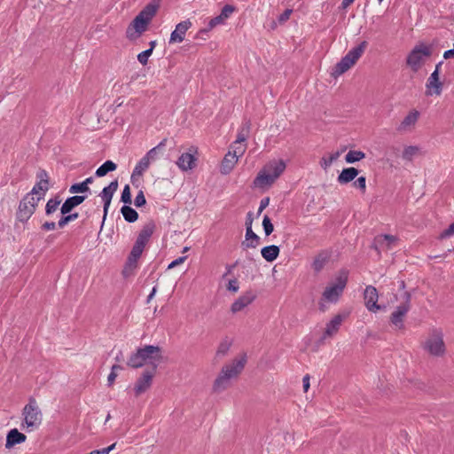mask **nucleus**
Masks as SVG:
<instances>
[{
    "label": "nucleus",
    "instance_id": "24",
    "mask_svg": "<svg viewBox=\"0 0 454 454\" xmlns=\"http://www.w3.org/2000/svg\"><path fill=\"white\" fill-rule=\"evenodd\" d=\"M155 227L156 226L153 221H149L146 223L141 229L136 241L146 246L155 231Z\"/></svg>",
    "mask_w": 454,
    "mask_h": 454
},
{
    "label": "nucleus",
    "instance_id": "9",
    "mask_svg": "<svg viewBox=\"0 0 454 454\" xmlns=\"http://www.w3.org/2000/svg\"><path fill=\"white\" fill-rule=\"evenodd\" d=\"M39 202L40 200L33 196V194H26L20 201L17 219L22 223L28 221L35 212Z\"/></svg>",
    "mask_w": 454,
    "mask_h": 454
},
{
    "label": "nucleus",
    "instance_id": "22",
    "mask_svg": "<svg viewBox=\"0 0 454 454\" xmlns=\"http://www.w3.org/2000/svg\"><path fill=\"white\" fill-rule=\"evenodd\" d=\"M27 436L20 433L17 428L10 430L6 436L5 448L11 449L16 444H20L26 442Z\"/></svg>",
    "mask_w": 454,
    "mask_h": 454
},
{
    "label": "nucleus",
    "instance_id": "20",
    "mask_svg": "<svg viewBox=\"0 0 454 454\" xmlns=\"http://www.w3.org/2000/svg\"><path fill=\"white\" fill-rule=\"evenodd\" d=\"M192 27V22L189 20H184L176 26L175 30L171 33L169 43H181L184 39L185 33Z\"/></svg>",
    "mask_w": 454,
    "mask_h": 454
},
{
    "label": "nucleus",
    "instance_id": "4",
    "mask_svg": "<svg viewBox=\"0 0 454 454\" xmlns=\"http://www.w3.org/2000/svg\"><path fill=\"white\" fill-rule=\"evenodd\" d=\"M286 167V162L283 160L269 161L255 177L254 185L259 188L270 186L285 171Z\"/></svg>",
    "mask_w": 454,
    "mask_h": 454
},
{
    "label": "nucleus",
    "instance_id": "28",
    "mask_svg": "<svg viewBox=\"0 0 454 454\" xmlns=\"http://www.w3.org/2000/svg\"><path fill=\"white\" fill-rule=\"evenodd\" d=\"M279 252V247L275 245L264 247L261 250L262 258L269 262L275 261L278 257Z\"/></svg>",
    "mask_w": 454,
    "mask_h": 454
},
{
    "label": "nucleus",
    "instance_id": "64",
    "mask_svg": "<svg viewBox=\"0 0 454 454\" xmlns=\"http://www.w3.org/2000/svg\"><path fill=\"white\" fill-rule=\"evenodd\" d=\"M99 454H109L110 452L106 448H103L101 450H98Z\"/></svg>",
    "mask_w": 454,
    "mask_h": 454
},
{
    "label": "nucleus",
    "instance_id": "2",
    "mask_svg": "<svg viewBox=\"0 0 454 454\" xmlns=\"http://www.w3.org/2000/svg\"><path fill=\"white\" fill-rule=\"evenodd\" d=\"M161 360L162 350L159 346L145 345L129 356L128 365L132 368H140L145 364H150L153 366L151 370L156 371Z\"/></svg>",
    "mask_w": 454,
    "mask_h": 454
},
{
    "label": "nucleus",
    "instance_id": "56",
    "mask_svg": "<svg viewBox=\"0 0 454 454\" xmlns=\"http://www.w3.org/2000/svg\"><path fill=\"white\" fill-rule=\"evenodd\" d=\"M210 30L206 27L204 28H201L198 31L197 35H196V38H200V39H206L205 38V35H207Z\"/></svg>",
    "mask_w": 454,
    "mask_h": 454
},
{
    "label": "nucleus",
    "instance_id": "54",
    "mask_svg": "<svg viewBox=\"0 0 454 454\" xmlns=\"http://www.w3.org/2000/svg\"><path fill=\"white\" fill-rule=\"evenodd\" d=\"M55 228H56V223L54 222H45L42 225V229H43L44 231H52V230H55Z\"/></svg>",
    "mask_w": 454,
    "mask_h": 454
},
{
    "label": "nucleus",
    "instance_id": "6",
    "mask_svg": "<svg viewBox=\"0 0 454 454\" xmlns=\"http://www.w3.org/2000/svg\"><path fill=\"white\" fill-rule=\"evenodd\" d=\"M444 334L441 328H432L421 342L423 350L430 356L441 357L446 353Z\"/></svg>",
    "mask_w": 454,
    "mask_h": 454
},
{
    "label": "nucleus",
    "instance_id": "17",
    "mask_svg": "<svg viewBox=\"0 0 454 454\" xmlns=\"http://www.w3.org/2000/svg\"><path fill=\"white\" fill-rule=\"evenodd\" d=\"M154 375L155 371L153 370H145L143 372L135 384L134 390L137 396H139L150 388Z\"/></svg>",
    "mask_w": 454,
    "mask_h": 454
},
{
    "label": "nucleus",
    "instance_id": "39",
    "mask_svg": "<svg viewBox=\"0 0 454 454\" xmlns=\"http://www.w3.org/2000/svg\"><path fill=\"white\" fill-rule=\"evenodd\" d=\"M340 155V152H335L328 156H325L320 160V165L323 168H328L334 161H336Z\"/></svg>",
    "mask_w": 454,
    "mask_h": 454
},
{
    "label": "nucleus",
    "instance_id": "14",
    "mask_svg": "<svg viewBox=\"0 0 454 454\" xmlns=\"http://www.w3.org/2000/svg\"><path fill=\"white\" fill-rule=\"evenodd\" d=\"M410 309V296L408 295L405 302L398 305L391 314L390 322L396 329L401 330L403 328L404 317Z\"/></svg>",
    "mask_w": 454,
    "mask_h": 454
},
{
    "label": "nucleus",
    "instance_id": "11",
    "mask_svg": "<svg viewBox=\"0 0 454 454\" xmlns=\"http://www.w3.org/2000/svg\"><path fill=\"white\" fill-rule=\"evenodd\" d=\"M36 183L28 194H33L39 200H43L50 189L49 175L44 169H40L36 174Z\"/></svg>",
    "mask_w": 454,
    "mask_h": 454
},
{
    "label": "nucleus",
    "instance_id": "33",
    "mask_svg": "<svg viewBox=\"0 0 454 454\" xmlns=\"http://www.w3.org/2000/svg\"><path fill=\"white\" fill-rule=\"evenodd\" d=\"M419 153V147L417 145L405 146L402 153L403 160L411 161Z\"/></svg>",
    "mask_w": 454,
    "mask_h": 454
},
{
    "label": "nucleus",
    "instance_id": "5",
    "mask_svg": "<svg viewBox=\"0 0 454 454\" xmlns=\"http://www.w3.org/2000/svg\"><path fill=\"white\" fill-rule=\"evenodd\" d=\"M348 278V272L345 270H340L324 289L322 300L328 303H337L347 286Z\"/></svg>",
    "mask_w": 454,
    "mask_h": 454
},
{
    "label": "nucleus",
    "instance_id": "57",
    "mask_svg": "<svg viewBox=\"0 0 454 454\" xmlns=\"http://www.w3.org/2000/svg\"><path fill=\"white\" fill-rule=\"evenodd\" d=\"M309 375H305L302 379V387H303V390L304 392H307L309 388Z\"/></svg>",
    "mask_w": 454,
    "mask_h": 454
},
{
    "label": "nucleus",
    "instance_id": "30",
    "mask_svg": "<svg viewBox=\"0 0 454 454\" xmlns=\"http://www.w3.org/2000/svg\"><path fill=\"white\" fill-rule=\"evenodd\" d=\"M166 143H167V139L166 138L162 139L158 144V145H156L155 147L149 150L144 157L147 158V160L150 163L155 161L158 159L159 155L160 153H162L163 149L166 145Z\"/></svg>",
    "mask_w": 454,
    "mask_h": 454
},
{
    "label": "nucleus",
    "instance_id": "19",
    "mask_svg": "<svg viewBox=\"0 0 454 454\" xmlns=\"http://www.w3.org/2000/svg\"><path fill=\"white\" fill-rule=\"evenodd\" d=\"M117 189H118V182H117V180H114V181L111 182L108 186L105 187L99 195L102 199V201L104 202L103 221L106 217V215H107L110 204H111L112 198L114 194V192L117 191Z\"/></svg>",
    "mask_w": 454,
    "mask_h": 454
},
{
    "label": "nucleus",
    "instance_id": "43",
    "mask_svg": "<svg viewBox=\"0 0 454 454\" xmlns=\"http://www.w3.org/2000/svg\"><path fill=\"white\" fill-rule=\"evenodd\" d=\"M88 191H90L89 186H85V184H83L82 182L78 183V184H74L69 188V192L74 193V194L86 192Z\"/></svg>",
    "mask_w": 454,
    "mask_h": 454
},
{
    "label": "nucleus",
    "instance_id": "61",
    "mask_svg": "<svg viewBox=\"0 0 454 454\" xmlns=\"http://www.w3.org/2000/svg\"><path fill=\"white\" fill-rule=\"evenodd\" d=\"M235 282L229 281V290H232L234 292L238 291V286L235 285Z\"/></svg>",
    "mask_w": 454,
    "mask_h": 454
},
{
    "label": "nucleus",
    "instance_id": "45",
    "mask_svg": "<svg viewBox=\"0 0 454 454\" xmlns=\"http://www.w3.org/2000/svg\"><path fill=\"white\" fill-rule=\"evenodd\" d=\"M152 49H147L142 52H140L138 55H137V60L138 62L143 65V66H145L147 63H148V59L149 58L152 56Z\"/></svg>",
    "mask_w": 454,
    "mask_h": 454
},
{
    "label": "nucleus",
    "instance_id": "58",
    "mask_svg": "<svg viewBox=\"0 0 454 454\" xmlns=\"http://www.w3.org/2000/svg\"><path fill=\"white\" fill-rule=\"evenodd\" d=\"M117 377V372H114L111 370V372L109 373L108 377H107V381H108V384L109 385H112L114 384L115 379Z\"/></svg>",
    "mask_w": 454,
    "mask_h": 454
},
{
    "label": "nucleus",
    "instance_id": "48",
    "mask_svg": "<svg viewBox=\"0 0 454 454\" xmlns=\"http://www.w3.org/2000/svg\"><path fill=\"white\" fill-rule=\"evenodd\" d=\"M451 236H454V222L447 229L440 233L439 239H444Z\"/></svg>",
    "mask_w": 454,
    "mask_h": 454
},
{
    "label": "nucleus",
    "instance_id": "49",
    "mask_svg": "<svg viewBox=\"0 0 454 454\" xmlns=\"http://www.w3.org/2000/svg\"><path fill=\"white\" fill-rule=\"evenodd\" d=\"M325 259L322 256H318V257L315 258L313 264H312L313 269L316 271L321 270L325 265Z\"/></svg>",
    "mask_w": 454,
    "mask_h": 454
},
{
    "label": "nucleus",
    "instance_id": "13",
    "mask_svg": "<svg viewBox=\"0 0 454 454\" xmlns=\"http://www.w3.org/2000/svg\"><path fill=\"white\" fill-rule=\"evenodd\" d=\"M247 358L246 351H240L231 358L229 363V380L237 378L243 372L247 363Z\"/></svg>",
    "mask_w": 454,
    "mask_h": 454
},
{
    "label": "nucleus",
    "instance_id": "31",
    "mask_svg": "<svg viewBox=\"0 0 454 454\" xmlns=\"http://www.w3.org/2000/svg\"><path fill=\"white\" fill-rule=\"evenodd\" d=\"M226 19H227V4L223 6L220 15L209 20L207 27L209 30H212L218 26L223 25Z\"/></svg>",
    "mask_w": 454,
    "mask_h": 454
},
{
    "label": "nucleus",
    "instance_id": "55",
    "mask_svg": "<svg viewBox=\"0 0 454 454\" xmlns=\"http://www.w3.org/2000/svg\"><path fill=\"white\" fill-rule=\"evenodd\" d=\"M269 202H270V199H269V198H264V199H262V200H261V202H260V207H259V209H258V213H259V214H260V213H262V210H263L266 207H268Z\"/></svg>",
    "mask_w": 454,
    "mask_h": 454
},
{
    "label": "nucleus",
    "instance_id": "52",
    "mask_svg": "<svg viewBox=\"0 0 454 454\" xmlns=\"http://www.w3.org/2000/svg\"><path fill=\"white\" fill-rule=\"evenodd\" d=\"M187 259V256H181V257H178L177 259L174 260L173 262H171L168 266V270H171L178 265H181L183 264L185 260Z\"/></svg>",
    "mask_w": 454,
    "mask_h": 454
},
{
    "label": "nucleus",
    "instance_id": "63",
    "mask_svg": "<svg viewBox=\"0 0 454 454\" xmlns=\"http://www.w3.org/2000/svg\"><path fill=\"white\" fill-rule=\"evenodd\" d=\"M122 370V367L119 364H114L112 366V371L118 372L119 371Z\"/></svg>",
    "mask_w": 454,
    "mask_h": 454
},
{
    "label": "nucleus",
    "instance_id": "41",
    "mask_svg": "<svg viewBox=\"0 0 454 454\" xmlns=\"http://www.w3.org/2000/svg\"><path fill=\"white\" fill-rule=\"evenodd\" d=\"M61 203V200L59 198L51 199L47 201L45 206V213L47 215H50L56 212Z\"/></svg>",
    "mask_w": 454,
    "mask_h": 454
},
{
    "label": "nucleus",
    "instance_id": "50",
    "mask_svg": "<svg viewBox=\"0 0 454 454\" xmlns=\"http://www.w3.org/2000/svg\"><path fill=\"white\" fill-rule=\"evenodd\" d=\"M145 203H146V200L144 195V192H143V191H139V192L137 194V196L135 198L134 204L136 207H139L145 205Z\"/></svg>",
    "mask_w": 454,
    "mask_h": 454
},
{
    "label": "nucleus",
    "instance_id": "51",
    "mask_svg": "<svg viewBox=\"0 0 454 454\" xmlns=\"http://www.w3.org/2000/svg\"><path fill=\"white\" fill-rule=\"evenodd\" d=\"M227 353V346L224 344V343H222L219 348H218V350L215 354V360H220L222 359L223 357H224V356L226 355Z\"/></svg>",
    "mask_w": 454,
    "mask_h": 454
},
{
    "label": "nucleus",
    "instance_id": "8",
    "mask_svg": "<svg viewBox=\"0 0 454 454\" xmlns=\"http://www.w3.org/2000/svg\"><path fill=\"white\" fill-rule=\"evenodd\" d=\"M367 43L362 42L356 47L351 49L333 67L332 74L335 77L341 75L351 68L360 59L366 48Z\"/></svg>",
    "mask_w": 454,
    "mask_h": 454
},
{
    "label": "nucleus",
    "instance_id": "60",
    "mask_svg": "<svg viewBox=\"0 0 454 454\" xmlns=\"http://www.w3.org/2000/svg\"><path fill=\"white\" fill-rule=\"evenodd\" d=\"M355 0H342L341 2V7L342 9H347L348 6H350Z\"/></svg>",
    "mask_w": 454,
    "mask_h": 454
},
{
    "label": "nucleus",
    "instance_id": "10",
    "mask_svg": "<svg viewBox=\"0 0 454 454\" xmlns=\"http://www.w3.org/2000/svg\"><path fill=\"white\" fill-rule=\"evenodd\" d=\"M249 135V126L247 124H244L239 129L237 138L233 142L231 149L229 150V156H232L233 164H235L238 160L245 153L247 150V138Z\"/></svg>",
    "mask_w": 454,
    "mask_h": 454
},
{
    "label": "nucleus",
    "instance_id": "44",
    "mask_svg": "<svg viewBox=\"0 0 454 454\" xmlns=\"http://www.w3.org/2000/svg\"><path fill=\"white\" fill-rule=\"evenodd\" d=\"M262 227L266 236L270 235L273 232L274 227L268 215H264L262 219Z\"/></svg>",
    "mask_w": 454,
    "mask_h": 454
},
{
    "label": "nucleus",
    "instance_id": "7",
    "mask_svg": "<svg viewBox=\"0 0 454 454\" xmlns=\"http://www.w3.org/2000/svg\"><path fill=\"white\" fill-rule=\"evenodd\" d=\"M433 54V45L426 43H417L406 58L407 66L413 71L418 72Z\"/></svg>",
    "mask_w": 454,
    "mask_h": 454
},
{
    "label": "nucleus",
    "instance_id": "53",
    "mask_svg": "<svg viewBox=\"0 0 454 454\" xmlns=\"http://www.w3.org/2000/svg\"><path fill=\"white\" fill-rule=\"evenodd\" d=\"M291 13H292V10L286 9L282 14L279 15L278 21L280 23L286 21L290 18Z\"/></svg>",
    "mask_w": 454,
    "mask_h": 454
},
{
    "label": "nucleus",
    "instance_id": "36",
    "mask_svg": "<svg viewBox=\"0 0 454 454\" xmlns=\"http://www.w3.org/2000/svg\"><path fill=\"white\" fill-rule=\"evenodd\" d=\"M121 212L124 219L129 223H134L138 218L137 212L129 206H123L121 209Z\"/></svg>",
    "mask_w": 454,
    "mask_h": 454
},
{
    "label": "nucleus",
    "instance_id": "32",
    "mask_svg": "<svg viewBox=\"0 0 454 454\" xmlns=\"http://www.w3.org/2000/svg\"><path fill=\"white\" fill-rule=\"evenodd\" d=\"M427 87L434 89V93L436 95H440L442 83L439 82L438 70H434L430 74V77L428 78V81L427 83Z\"/></svg>",
    "mask_w": 454,
    "mask_h": 454
},
{
    "label": "nucleus",
    "instance_id": "62",
    "mask_svg": "<svg viewBox=\"0 0 454 454\" xmlns=\"http://www.w3.org/2000/svg\"><path fill=\"white\" fill-rule=\"evenodd\" d=\"M155 294H156V287L154 286V287L153 288L152 292L150 293V294H149V295H148V297H147L148 301H150L153 298V296L155 295Z\"/></svg>",
    "mask_w": 454,
    "mask_h": 454
},
{
    "label": "nucleus",
    "instance_id": "26",
    "mask_svg": "<svg viewBox=\"0 0 454 454\" xmlns=\"http://www.w3.org/2000/svg\"><path fill=\"white\" fill-rule=\"evenodd\" d=\"M227 388V369L223 367L219 376L213 384V393L219 395Z\"/></svg>",
    "mask_w": 454,
    "mask_h": 454
},
{
    "label": "nucleus",
    "instance_id": "1",
    "mask_svg": "<svg viewBox=\"0 0 454 454\" xmlns=\"http://www.w3.org/2000/svg\"><path fill=\"white\" fill-rule=\"evenodd\" d=\"M160 1L153 0L138 13L127 28V38L136 40L146 30L160 7Z\"/></svg>",
    "mask_w": 454,
    "mask_h": 454
},
{
    "label": "nucleus",
    "instance_id": "18",
    "mask_svg": "<svg viewBox=\"0 0 454 454\" xmlns=\"http://www.w3.org/2000/svg\"><path fill=\"white\" fill-rule=\"evenodd\" d=\"M255 299V295L252 291H247L233 301L231 307L232 313L243 311L248 307Z\"/></svg>",
    "mask_w": 454,
    "mask_h": 454
},
{
    "label": "nucleus",
    "instance_id": "25",
    "mask_svg": "<svg viewBox=\"0 0 454 454\" xmlns=\"http://www.w3.org/2000/svg\"><path fill=\"white\" fill-rule=\"evenodd\" d=\"M86 197L82 195H74L67 198L60 207L62 215H67L72 211L73 208L79 206L85 200Z\"/></svg>",
    "mask_w": 454,
    "mask_h": 454
},
{
    "label": "nucleus",
    "instance_id": "42",
    "mask_svg": "<svg viewBox=\"0 0 454 454\" xmlns=\"http://www.w3.org/2000/svg\"><path fill=\"white\" fill-rule=\"evenodd\" d=\"M78 216H79L78 213H74V214H70L67 215H63V216L58 222V226L59 228H64L70 222L76 220L78 218Z\"/></svg>",
    "mask_w": 454,
    "mask_h": 454
},
{
    "label": "nucleus",
    "instance_id": "37",
    "mask_svg": "<svg viewBox=\"0 0 454 454\" xmlns=\"http://www.w3.org/2000/svg\"><path fill=\"white\" fill-rule=\"evenodd\" d=\"M117 165L112 160H106L97 170L96 176L98 177L106 176L108 172L115 170Z\"/></svg>",
    "mask_w": 454,
    "mask_h": 454
},
{
    "label": "nucleus",
    "instance_id": "40",
    "mask_svg": "<svg viewBox=\"0 0 454 454\" xmlns=\"http://www.w3.org/2000/svg\"><path fill=\"white\" fill-rule=\"evenodd\" d=\"M137 262L128 258L127 262L122 270L123 277L129 278L130 276H133L135 274V270H137Z\"/></svg>",
    "mask_w": 454,
    "mask_h": 454
},
{
    "label": "nucleus",
    "instance_id": "15",
    "mask_svg": "<svg viewBox=\"0 0 454 454\" xmlns=\"http://www.w3.org/2000/svg\"><path fill=\"white\" fill-rule=\"evenodd\" d=\"M349 313H339L332 317V319L325 325V328L322 336V340H326L334 336L340 330L343 321L348 317Z\"/></svg>",
    "mask_w": 454,
    "mask_h": 454
},
{
    "label": "nucleus",
    "instance_id": "47",
    "mask_svg": "<svg viewBox=\"0 0 454 454\" xmlns=\"http://www.w3.org/2000/svg\"><path fill=\"white\" fill-rule=\"evenodd\" d=\"M353 186L359 189L363 193L366 190V178L365 176H359L354 183Z\"/></svg>",
    "mask_w": 454,
    "mask_h": 454
},
{
    "label": "nucleus",
    "instance_id": "23",
    "mask_svg": "<svg viewBox=\"0 0 454 454\" xmlns=\"http://www.w3.org/2000/svg\"><path fill=\"white\" fill-rule=\"evenodd\" d=\"M150 164L151 163L148 161L147 158L142 157L140 159V160L135 166L133 172L131 174V182L133 184L140 181V177L149 168Z\"/></svg>",
    "mask_w": 454,
    "mask_h": 454
},
{
    "label": "nucleus",
    "instance_id": "38",
    "mask_svg": "<svg viewBox=\"0 0 454 454\" xmlns=\"http://www.w3.org/2000/svg\"><path fill=\"white\" fill-rule=\"evenodd\" d=\"M145 247V245L136 241L128 258L137 262Z\"/></svg>",
    "mask_w": 454,
    "mask_h": 454
},
{
    "label": "nucleus",
    "instance_id": "59",
    "mask_svg": "<svg viewBox=\"0 0 454 454\" xmlns=\"http://www.w3.org/2000/svg\"><path fill=\"white\" fill-rule=\"evenodd\" d=\"M443 58L445 59H454V50L451 49V50L445 51L443 53Z\"/></svg>",
    "mask_w": 454,
    "mask_h": 454
},
{
    "label": "nucleus",
    "instance_id": "46",
    "mask_svg": "<svg viewBox=\"0 0 454 454\" xmlns=\"http://www.w3.org/2000/svg\"><path fill=\"white\" fill-rule=\"evenodd\" d=\"M121 200L122 202H124L125 204L131 203V193H130V188H129V184L124 186L123 191L121 192Z\"/></svg>",
    "mask_w": 454,
    "mask_h": 454
},
{
    "label": "nucleus",
    "instance_id": "21",
    "mask_svg": "<svg viewBox=\"0 0 454 454\" xmlns=\"http://www.w3.org/2000/svg\"><path fill=\"white\" fill-rule=\"evenodd\" d=\"M420 116V114L418 110H411L408 113V114L403 118V120L401 121L398 130L401 132H405L411 130L412 128L415 127L417 121H419V118Z\"/></svg>",
    "mask_w": 454,
    "mask_h": 454
},
{
    "label": "nucleus",
    "instance_id": "3",
    "mask_svg": "<svg viewBox=\"0 0 454 454\" xmlns=\"http://www.w3.org/2000/svg\"><path fill=\"white\" fill-rule=\"evenodd\" d=\"M21 428L27 433L37 430L43 419L42 410L35 398L30 397L22 409Z\"/></svg>",
    "mask_w": 454,
    "mask_h": 454
},
{
    "label": "nucleus",
    "instance_id": "34",
    "mask_svg": "<svg viewBox=\"0 0 454 454\" xmlns=\"http://www.w3.org/2000/svg\"><path fill=\"white\" fill-rule=\"evenodd\" d=\"M396 240L397 239L395 236L387 234L379 235L376 238V242L380 246L386 247L387 248H391L395 244Z\"/></svg>",
    "mask_w": 454,
    "mask_h": 454
},
{
    "label": "nucleus",
    "instance_id": "29",
    "mask_svg": "<svg viewBox=\"0 0 454 454\" xmlns=\"http://www.w3.org/2000/svg\"><path fill=\"white\" fill-rule=\"evenodd\" d=\"M260 244V238L253 231L252 227L247 228L246 239L242 243L245 247L255 248Z\"/></svg>",
    "mask_w": 454,
    "mask_h": 454
},
{
    "label": "nucleus",
    "instance_id": "35",
    "mask_svg": "<svg viewBox=\"0 0 454 454\" xmlns=\"http://www.w3.org/2000/svg\"><path fill=\"white\" fill-rule=\"evenodd\" d=\"M364 158L365 153L364 152L358 150H350L346 154L345 160L347 163L352 164L360 161Z\"/></svg>",
    "mask_w": 454,
    "mask_h": 454
},
{
    "label": "nucleus",
    "instance_id": "12",
    "mask_svg": "<svg viewBox=\"0 0 454 454\" xmlns=\"http://www.w3.org/2000/svg\"><path fill=\"white\" fill-rule=\"evenodd\" d=\"M198 149L191 146L188 152L183 153L177 159L176 164L184 172L193 169L197 165Z\"/></svg>",
    "mask_w": 454,
    "mask_h": 454
},
{
    "label": "nucleus",
    "instance_id": "16",
    "mask_svg": "<svg viewBox=\"0 0 454 454\" xmlns=\"http://www.w3.org/2000/svg\"><path fill=\"white\" fill-rule=\"evenodd\" d=\"M364 304L371 312H377L383 309L378 304L379 294L377 289L372 286H367L364 293Z\"/></svg>",
    "mask_w": 454,
    "mask_h": 454
},
{
    "label": "nucleus",
    "instance_id": "27",
    "mask_svg": "<svg viewBox=\"0 0 454 454\" xmlns=\"http://www.w3.org/2000/svg\"><path fill=\"white\" fill-rule=\"evenodd\" d=\"M358 175V170L353 167L343 168L339 174L337 181L340 184H346L353 181Z\"/></svg>",
    "mask_w": 454,
    "mask_h": 454
}]
</instances>
